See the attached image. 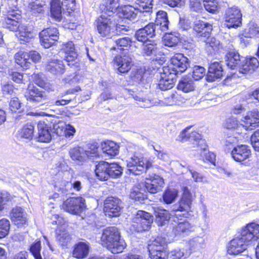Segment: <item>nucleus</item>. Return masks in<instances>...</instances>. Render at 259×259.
I'll return each instance as SVG.
<instances>
[{"instance_id":"nucleus-1","label":"nucleus","mask_w":259,"mask_h":259,"mask_svg":"<svg viewBox=\"0 0 259 259\" xmlns=\"http://www.w3.org/2000/svg\"><path fill=\"white\" fill-rule=\"evenodd\" d=\"M21 19L20 11L9 8L5 18V26L11 31L18 30L16 35L21 40L28 42L33 38L35 34L33 27L24 24H20Z\"/></svg>"},{"instance_id":"nucleus-2","label":"nucleus","mask_w":259,"mask_h":259,"mask_svg":"<svg viewBox=\"0 0 259 259\" xmlns=\"http://www.w3.org/2000/svg\"><path fill=\"white\" fill-rule=\"evenodd\" d=\"M190 127H187L183 130L179 135L177 140L182 142L189 141L192 143V147H197L198 150L200 151V154L202 157L203 158L204 156L206 161L214 164L215 156L214 153L207 152V146L205 141L201 139V135L195 131L190 133Z\"/></svg>"},{"instance_id":"nucleus-3","label":"nucleus","mask_w":259,"mask_h":259,"mask_svg":"<svg viewBox=\"0 0 259 259\" xmlns=\"http://www.w3.org/2000/svg\"><path fill=\"white\" fill-rule=\"evenodd\" d=\"M192 202V197L190 191L187 187H184L180 201L172 206V212L170 215L174 222L182 220V218H184L186 212L190 209Z\"/></svg>"},{"instance_id":"nucleus-4","label":"nucleus","mask_w":259,"mask_h":259,"mask_svg":"<svg viewBox=\"0 0 259 259\" xmlns=\"http://www.w3.org/2000/svg\"><path fill=\"white\" fill-rule=\"evenodd\" d=\"M152 163L150 158L134 154L126 160L127 170L134 175H140L151 167Z\"/></svg>"},{"instance_id":"nucleus-5","label":"nucleus","mask_w":259,"mask_h":259,"mask_svg":"<svg viewBox=\"0 0 259 259\" xmlns=\"http://www.w3.org/2000/svg\"><path fill=\"white\" fill-rule=\"evenodd\" d=\"M189 66L188 59L182 54H177L171 57L170 63L162 67L165 74H172L175 76L184 72Z\"/></svg>"},{"instance_id":"nucleus-6","label":"nucleus","mask_w":259,"mask_h":259,"mask_svg":"<svg viewBox=\"0 0 259 259\" xmlns=\"http://www.w3.org/2000/svg\"><path fill=\"white\" fill-rule=\"evenodd\" d=\"M96 27L101 36L111 37L114 34L115 23L111 14H102L96 20Z\"/></svg>"},{"instance_id":"nucleus-7","label":"nucleus","mask_w":259,"mask_h":259,"mask_svg":"<svg viewBox=\"0 0 259 259\" xmlns=\"http://www.w3.org/2000/svg\"><path fill=\"white\" fill-rule=\"evenodd\" d=\"M166 245L165 238L161 236H158L153 240L148 247L151 259H167Z\"/></svg>"},{"instance_id":"nucleus-8","label":"nucleus","mask_w":259,"mask_h":259,"mask_svg":"<svg viewBox=\"0 0 259 259\" xmlns=\"http://www.w3.org/2000/svg\"><path fill=\"white\" fill-rule=\"evenodd\" d=\"M153 222V217L148 212L139 210L134 215L132 227L135 231L140 232L148 230Z\"/></svg>"},{"instance_id":"nucleus-9","label":"nucleus","mask_w":259,"mask_h":259,"mask_svg":"<svg viewBox=\"0 0 259 259\" xmlns=\"http://www.w3.org/2000/svg\"><path fill=\"white\" fill-rule=\"evenodd\" d=\"M224 25L228 28H237L242 23V14L236 7L227 9L225 12Z\"/></svg>"},{"instance_id":"nucleus-10","label":"nucleus","mask_w":259,"mask_h":259,"mask_svg":"<svg viewBox=\"0 0 259 259\" xmlns=\"http://www.w3.org/2000/svg\"><path fill=\"white\" fill-rule=\"evenodd\" d=\"M75 0H52L51 2V13L52 16L57 21H60L62 18V6L66 7L67 10H72L74 8Z\"/></svg>"},{"instance_id":"nucleus-11","label":"nucleus","mask_w":259,"mask_h":259,"mask_svg":"<svg viewBox=\"0 0 259 259\" xmlns=\"http://www.w3.org/2000/svg\"><path fill=\"white\" fill-rule=\"evenodd\" d=\"M63 207L67 212L78 214L85 208V200L81 197L68 198L64 202Z\"/></svg>"},{"instance_id":"nucleus-12","label":"nucleus","mask_w":259,"mask_h":259,"mask_svg":"<svg viewBox=\"0 0 259 259\" xmlns=\"http://www.w3.org/2000/svg\"><path fill=\"white\" fill-rule=\"evenodd\" d=\"M55 187L64 195L72 193L73 190L80 192L82 188L81 181L76 179H72L70 182L64 179L58 180L55 182Z\"/></svg>"},{"instance_id":"nucleus-13","label":"nucleus","mask_w":259,"mask_h":259,"mask_svg":"<svg viewBox=\"0 0 259 259\" xmlns=\"http://www.w3.org/2000/svg\"><path fill=\"white\" fill-rule=\"evenodd\" d=\"M112 62L114 67L120 73L128 72L133 65L132 58L126 55H116Z\"/></svg>"},{"instance_id":"nucleus-14","label":"nucleus","mask_w":259,"mask_h":259,"mask_svg":"<svg viewBox=\"0 0 259 259\" xmlns=\"http://www.w3.org/2000/svg\"><path fill=\"white\" fill-rule=\"evenodd\" d=\"M121 202L118 198L108 197L104 202V211L106 215L111 217L119 216L122 206Z\"/></svg>"},{"instance_id":"nucleus-15","label":"nucleus","mask_w":259,"mask_h":259,"mask_svg":"<svg viewBox=\"0 0 259 259\" xmlns=\"http://www.w3.org/2000/svg\"><path fill=\"white\" fill-rule=\"evenodd\" d=\"M249 242L243 239V236L240 235L233 239L229 242L227 252L229 254L237 255L243 252L247 249V246Z\"/></svg>"},{"instance_id":"nucleus-16","label":"nucleus","mask_w":259,"mask_h":259,"mask_svg":"<svg viewBox=\"0 0 259 259\" xmlns=\"http://www.w3.org/2000/svg\"><path fill=\"white\" fill-rule=\"evenodd\" d=\"M259 111L253 110L248 112L241 119L240 125L246 130H252L258 126Z\"/></svg>"},{"instance_id":"nucleus-17","label":"nucleus","mask_w":259,"mask_h":259,"mask_svg":"<svg viewBox=\"0 0 259 259\" xmlns=\"http://www.w3.org/2000/svg\"><path fill=\"white\" fill-rule=\"evenodd\" d=\"M62 50L65 53V60L71 67L79 66L77 54L75 50L74 44L72 41L68 42L63 45Z\"/></svg>"},{"instance_id":"nucleus-18","label":"nucleus","mask_w":259,"mask_h":259,"mask_svg":"<svg viewBox=\"0 0 259 259\" xmlns=\"http://www.w3.org/2000/svg\"><path fill=\"white\" fill-rule=\"evenodd\" d=\"M156 25L153 23H149L144 27L138 29L135 33V37L139 41H151L150 38L155 35Z\"/></svg>"},{"instance_id":"nucleus-19","label":"nucleus","mask_w":259,"mask_h":259,"mask_svg":"<svg viewBox=\"0 0 259 259\" xmlns=\"http://www.w3.org/2000/svg\"><path fill=\"white\" fill-rule=\"evenodd\" d=\"M243 239L249 242L259 239V224L255 223L248 224L241 230Z\"/></svg>"},{"instance_id":"nucleus-20","label":"nucleus","mask_w":259,"mask_h":259,"mask_svg":"<svg viewBox=\"0 0 259 259\" xmlns=\"http://www.w3.org/2000/svg\"><path fill=\"white\" fill-rule=\"evenodd\" d=\"M164 184L163 178L155 175L150 178H146L145 186L149 193L155 194L162 190Z\"/></svg>"},{"instance_id":"nucleus-21","label":"nucleus","mask_w":259,"mask_h":259,"mask_svg":"<svg viewBox=\"0 0 259 259\" xmlns=\"http://www.w3.org/2000/svg\"><path fill=\"white\" fill-rule=\"evenodd\" d=\"M259 65L258 60L254 57L245 59L242 57V60L237 67L240 74H247L254 70Z\"/></svg>"},{"instance_id":"nucleus-22","label":"nucleus","mask_w":259,"mask_h":259,"mask_svg":"<svg viewBox=\"0 0 259 259\" xmlns=\"http://www.w3.org/2000/svg\"><path fill=\"white\" fill-rule=\"evenodd\" d=\"M25 97L27 100L32 102L39 103L45 101L46 99L45 92L40 90L33 85H28Z\"/></svg>"},{"instance_id":"nucleus-23","label":"nucleus","mask_w":259,"mask_h":259,"mask_svg":"<svg viewBox=\"0 0 259 259\" xmlns=\"http://www.w3.org/2000/svg\"><path fill=\"white\" fill-rule=\"evenodd\" d=\"M183 218L175 222L177 225L173 227V232L176 235H187L194 231V226Z\"/></svg>"},{"instance_id":"nucleus-24","label":"nucleus","mask_w":259,"mask_h":259,"mask_svg":"<svg viewBox=\"0 0 259 259\" xmlns=\"http://www.w3.org/2000/svg\"><path fill=\"white\" fill-rule=\"evenodd\" d=\"M69 153L71 159L78 164L82 165L89 160L88 155L83 147H74L70 150Z\"/></svg>"},{"instance_id":"nucleus-25","label":"nucleus","mask_w":259,"mask_h":259,"mask_svg":"<svg viewBox=\"0 0 259 259\" xmlns=\"http://www.w3.org/2000/svg\"><path fill=\"white\" fill-rule=\"evenodd\" d=\"M231 154L234 160L237 162H242L249 157L251 151L246 145H241L234 147Z\"/></svg>"},{"instance_id":"nucleus-26","label":"nucleus","mask_w":259,"mask_h":259,"mask_svg":"<svg viewBox=\"0 0 259 259\" xmlns=\"http://www.w3.org/2000/svg\"><path fill=\"white\" fill-rule=\"evenodd\" d=\"M36 139L38 142L48 143L52 139V130L45 122H39L37 124Z\"/></svg>"},{"instance_id":"nucleus-27","label":"nucleus","mask_w":259,"mask_h":259,"mask_svg":"<svg viewBox=\"0 0 259 259\" xmlns=\"http://www.w3.org/2000/svg\"><path fill=\"white\" fill-rule=\"evenodd\" d=\"M223 74L222 66L220 62L214 61L211 62L208 68L206 79L208 81H213L217 78H221Z\"/></svg>"},{"instance_id":"nucleus-28","label":"nucleus","mask_w":259,"mask_h":259,"mask_svg":"<svg viewBox=\"0 0 259 259\" xmlns=\"http://www.w3.org/2000/svg\"><path fill=\"white\" fill-rule=\"evenodd\" d=\"M11 217L12 221L18 227H20L27 222L26 213L20 207L17 206L13 208Z\"/></svg>"},{"instance_id":"nucleus-29","label":"nucleus","mask_w":259,"mask_h":259,"mask_svg":"<svg viewBox=\"0 0 259 259\" xmlns=\"http://www.w3.org/2000/svg\"><path fill=\"white\" fill-rule=\"evenodd\" d=\"M119 236H120V234L116 227H108L104 230L101 240L104 245L107 246L109 243L113 242L115 239H118Z\"/></svg>"},{"instance_id":"nucleus-30","label":"nucleus","mask_w":259,"mask_h":259,"mask_svg":"<svg viewBox=\"0 0 259 259\" xmlns=\"http://www.w3.org/2000/svg\"><path fill=\"white\" fill-rule=\"evenodd\" d=\"M130 95L137 101L139 102V105L143 108H149L153 105L151 101L143 97V93L139 92L134 88L126 89Z\"/></svg>"},{"instance_id":"nucleus-31","label":"nucleus","mask_w":259,"mask_h":259,"mask_svg":"<svg viewBox=\"0 0 259 259\" xmlns=\"http://www.w3.org/2000/svg\"><path fill=\"white\" fill-rule=\"evenodd\" d=\"M161 78L158 83L159 88L162 91L171 89L173 87L174 79L176 76L172 74H165L162 68L159 69Z\"/></svg>"},{"instance_id":"nucleus-32","label":"nucleus","mask_w":259,"mask_h":259,"mask_svg":"<svg viewBox=\"0 0 259 259\" xmlns=\"http://www.w3.org/2000/svg\"><path fill=\"white\" fill-rule=\"evenodd\" d=\"M90 246L89 243L79 242L76 244L72 252L73 256L78 259H82L87 256L89 254Z\"/></svg>"},{"instance_id":"nucleus-33","label":"nucleus","mask_w":259,"mask_h":259,"mask_svg":"<svg viewBox=\"0 0 259 259\" xmlns=\"http://www.w3.org/2000/svg\"><path fill=\"white\" fill-rule=\"evenodd\" d=\"M193 29L198 35L206 37L211 31L212 27L211 24L208 23L197 20L194 23Z\"/></svg>"},{"instance_id":"nucleus-34","label":"nucleus","mask_w":259,"mask_h":259,"mask_svg":"<svg viewBox=\"0 0 259 259\" xmlns=\"http://www.w3.org/2000/svg\"><path fill=\"white\" fill-rule=\"evenodd\" d=\"M101 147L103 152L110 156H115L119 153V145L112 141L102 142Z\"/></svg>"},{"instance_id":"nucleus-35","label":"nucleus","mask_w":259,"mask_h":259,"mask_svg":"<svg viewBox=\"0 0 259 259\" xmlns=\"http://www.w3.org/2000/svg\"><path fill=\"white\" fill-rule=\"evenodd\" d=\"M153 0H136L135 6L140 12L146 13L145 16L150 20V16L152 13Z\"/></svg>"},{"instance_id":"nucleus-36","label":"nucleus","mask_w":259,"mask_h":259,"mask_svg":"<svg viewBox=\"0 0 259 259\" xmlns=\"http://www.w3.org/2000/svg\"><path fill=\"white\" fill-rule=\"evenodd\" d=\"M242 57L238 53L232 51L226 54L224 59L227 66L232 69H234L241 61Z\"/></svg>"},{"instance_id":"nucleus-37","label":"nucleus","mask_w":259,"mask_h":259,"mask_svg":"<svg viewBox=\"0 0 259 259\" xmlns=\"http://www.w3.org/2000/svg\"><path fill=\"white\" fill-rule=\"evenodd\" d=\"M108 162L102 161L98 163L95 170L97 178L101 181H106L109 179Z\"/></svg>"},{"instance_id":"nucleus-38","label":"nucleus","mask_w":259,"mask_h":259,"mask_svg":"<svg viewBox=\"0 0 259 259\" xmlns=\"http://www.w3.org/2000/svg\"><path fill=\"white\" fill-rule=\"evenodd\" d=\"M156 27H159L162 31H166L168 28L169 21L168 20L166 12L159 11L156 13Z\"/></svg>"},{"instance_id":"nucleus-39","label":"nucleus","mask_w":259,"mask_h":259,"mask_svg":"<svg viewBox=\"0 0 259 259\" xmlns=\"http://www.w3.org/2000/svg\"><path fill=\"white\" fill-rule=\"evenodd\" d=\"M126 246L124 240L120 238V236L118 239H115L113 242L109 243L106 246L107 249L114 254L121 253Z\"/></svg>"},{"instance_id":"nucleus-40","label":"nucleus","mask_w":259,"mask_h":259,"mask_svg":"<svg viewBox=\"0 0 259 259\" xmlns=\"http://www.w3.org/2000/svg\"><path fill=\"white\" fill-rule=\"evenodd\" d=\"M46 69L53 74H60L64 72V65L61 60H52L46 66Z\"/></svg>"},{"instance_id":"nucleus-41","label":"nucleus","mask_w":259,"mask_h":259,"mask_svg":"<svg viewBox=\"0 0 259 259\" xmlns=\"http://www.w3.org/2000/svg\"><path fill=\"white\" fill-rule=\"evenodd\" d=\"M142 53L146 56H155L158 52V47L155 41L143 42L142 46Z\"/></svg>"},{"instance_id":"nucleus-42","label":"nucleus","mask_w":259,"mask_h":259,"mask_svg":"<svg viewBox=\"0 0 259 259\" xmlns=\"http://www.w3.org/2000/svg\"><path fill=\"white\" fill-rule=\"evenodd\" d=\"M154 214L159 226L164 225L170 219H171L170 217V214L165 209L156 208L154 210Z\"/></svg>"},{"instance_id":"nucleus-43","label":"nucleus","mask_w":259,"mask_h":259,"mask_svg":"<svg viewBox=\"0 0 259 259\" xmlns=\"http://www.w3.org/2000/svg\"><path fill=\"white\" fill-rule=\"evenodd\" d=\"M15 62L24 69H27L29 67L30 62L29 61V56L27 52L20 51L15 55Z\"/></svg>"},{"instance_id":"nucleus-44","label":"nucleus","mask_w":259,"mask_h":259,"mask_svg":"<svg viewBox=\"0 0 259 259\" xmlns=\"http://www.w3.org/2000/svg\"><path fill=\"white\" fill-rule=\"evenodd\" d=\"M193 81L189 77H183L178 84V89L185 93H188L194 90Z\"/></svg>"},{"instance_id":"nucleus-45","label":"nucleus","mask_w":259,"mask_h":259,"mask_svg":"<svg viewBox=\"0 0 259 259\" xmlns=\"http://www.w3.org/2000/svg\"><path fill=\"white\" fill-rule=\"evenodd\" d=\"M190 250L186 248H177L169 252V259H185L191 254Z\"/></svg>"},{"instance_id":"nucleus-46","label":"nucleus","mask_w":259,"mask_h":259,"mask_svg":"<svg viewBox=\"0 0 259 259\" xmlns=\"http://www.w3.org/2000/svg\"><path fill=\"white\" fill-rule=\"evenodd\" d=\"M137 11L135 6L130 5L124 6V7L122 8L120 15H122L124 18L133 20L136 18Z\"/></svg>"},{"instance_id":"nucleus-47","label":"nucleus","mask_w":259,"mask_h":259,"mask_svg":"<svg viewBox=\"0 0 259 259\" xmlns=\"http://www.w3.org/2000/svg\"><path fill=\"white\" fill-rule=\"evenodd\" d=\"M178 195V193L177 190L174 189H167L163 194V201L165 204H171L175 201Z\"/></svg>"},{"instance_id":"nucleus-48","label":"nucleus","mask_w":259,"mask_h":259,"mask_svg":"<svg viewBox=\"0 0 259 259\" xmlns=\"http://www.w3.org/2000/svg\"><path fill=\"white\" fill-rule=\"evenodd\" d=\"M108 165L109 178H117L121 176L122 169L120 166L115 163H108Z\"/></svg>"},{"instance_id":"nucleus-49","label":"nucleus","mask_w":259,"mask_h":259,"mask_svg":"<svg viewBox=\"0 0 259 259\" xmlns=\"http://www.w3.org/2000/svg\"><path fill=\"white\" fill-rule=\"evenodd\" d=\"M116 46L111 48V51H116L120 52L123 50V47H127L131 42V40L128 37H124L116 39L115 40Z\"/></svg>"},{"instance_id":"nucleus-50","label":"nucleus","mask_w":259,"mask_h":259,"mask_svg":"<svg viewBox=\"0 0 259 259\" xmlns=\"http://www.w3.org/2000/svg\"><path fill=\"white\" fill-rule=\"evenodd\" d=\"M46 6V2L36 0L29 4V8L32 14L36 15L43 12Z\"/></svg>"},{"instance_id":"nucleus-51","label":"nucleus","mask_w":259,"mask_h":259,"mask_svg":"<svg viewBox=\"0 0 259 259\" xmlns=\"http://www.w3.org/2000/svg\"><path fill=\"white\" fill-rule=\"evenodd\" d=\"M205 238L204 236H196L189 241L190 250L201 248L204 243Z\"/></svg>"},{"instance_id":"nucleus-52","label":"nucleus","mask_w":259,"mask_h":259,"mask_svg":"<svg viewBox=\"0 0 259 259\" xmlns=\"http://www.w3.org/2000/svg\"><path fill=\"white\" fill-rule=\"evenodd\" d=\"M99 146L97 142H94L85 148L87 154L88 155V159H91L92 157H97L99 156Z\"/></svg>"},{"instance_id":"nucleus-53","label":"nucleus","mask_w":259,"mask_h":259,"mask_svg":"<svg viewBox=\"0 0 259 259\" xmlns=\"http://www.w3.org/2000/svg\"><path fill=\"white\" fill-rule=\"evenodd\" d=\"M179 42V38L172 34H166L164 35L163 43L165 46L173 47Z\"/></svg>"},{"instance_id":"nucleus-54","label":"nucleus","mask_w":259,"mask_h":259,"mask_svg":"<svg viewBox=\"0 0 259 259\" xmlns=\"http://www.w3.org/2000/svg\"><path fill=\"white\" fill-rule=\"evenodd\" d=\"M34 126L31 124H27L25 125L21 130L20 135L21 137L31 139L34 133Z\"/></svg>"},{"instance_id":"nucleus-55","label":"nucleus","mask_w":259,"mask_h":259,"mask_svg":"<svg viewBox=\"0 0 259 259\" xmlns=\"http://www.w3.org/2000/svg\"><path fill=\"white\" fill-rule=\"evenodd\" d=\"M184 100V99L181 95L174 94L165 99V103L169 106L180 105L183 102Z\"/></svg>"},{"instance_id":"nucleus-56","label":"nucleus","mask_w":259,"mask_h":259,"mask_svg":"<svg viewBox=\"0 0 259 259\" xmlns=\"http://www.w3.org/2000/svg\"><path fill=\"white\" fill-rule=\"evenodd\" d=\"M203 5L205 10L211 13H215L218 10V0H204Z\"/></svg>"},{"instance_id":"nucleus-57","label":"nucleus","mask_w":259,"mask_h":259,"mask_svg":"<svg viewBox=\"0 0 259 259\" xmlns=\"http://www.w3.org/2000/svg\"><path fill=\"white\" fill-rule=\"evenodd\" d=\"M10 223L8 220L3 219L0 220V238L5 237L9 233Z\"/></svg>"},{"instance_id":"nucleus-58","label":"nucleus","mask_w":259,"mask_h":259,"mask_svg":"<svg viewBox=\"0 0 259 259\" xmlns=\"http://www.w3.org/2000/svg\"><path fill=\"white\" fill-rule=\"evenodd\" d=\"M41 248L40 241H37L31 245L30 251L35 259H42L40 252Z\"/></svg>"},{"instance_id":"nucleus-59","label":"nucleus","mask_w":259,"mask_h":259,"mask_svg":"<svg viewBox=\"0 0 259 259\" xmlns=\"http://www.w3.org/2000/svg\"><path fill=\"white\" fill-rule=\"evenodd\" d=\"M119 6L120 0H107L105 5L108 14L111 15L115 12Z\"/></svg>"},{"instance_id":"nucleus-60","label":"nucleus","mask_w":259,"mask_h":259,"mask_svg":"<svg viewBox=\"0 0 259 259\" xmlns=\"http://www.w3.org/2000/svg\"><path fill=\"white\" fill-rule=\"evenodd\" d=\"M205 74V69L200 66H195L193 68L192 77L196 80H198L204 77Z\"/></svg>"},{"instance_id":"nucleus-61","label":"nucleus","mask_w":259,"mask_h":259,"mask_svg":"<svg viewBox=\"0 0 259 259\" xmlns=\"http://www.w3.org/2000/svg\"><path fill=\"white\" fill-rule=\"evenodd\" d=\"M43 34L49 35L52 37L51 38L52 42H55L57 41L59 38V32L58 30L55 27H49L44 29L41 31Z\"/></svg>"},{"instance_id":"nucleus-62","label":"nucleus","mask_w":259,"mask_h":259,"mask_svg":"<svg viewBox=\"0 0 259 259\" xmlns=\"http://www.w3.org/2000/svg\"><path fill=\"white\" fill-rule=\"evenodd\" d=\"M39 37L41 45L45 48H50L55 43V42H52L50 40L51 38H52V37L46 34H43L42 31L39 33Z\"/></svg>"},{"instance_id":"nucleus-63","label":"nucleus","mask_w":259,"mask_h":259,"mask_svg":"<svg viewBox=\"0 0 259 259\" xmlns=\"http://www.w3.org/2000/svg\"><path fill=\"white\" fill-rule=\"evenodd\" d=\"M130 197L131 199L140 202L143 201L145 198V195L137 188L132 189Z\"/></svg>"},{"instance_id":"nucleus-64","label":"nucleus","mask_w":259,"mask_h":259,"mask_svg":"<svg viewBox=\"0 0 259 259\" xmlns=\"http://www.w3.org/2000/svg\"><path fill=\"white\" fill-rule=\"evenodd\" d=\"M250 141L254 150L259 151V129L255 131L251 135Z\"/></svg>"}]
</instances>
